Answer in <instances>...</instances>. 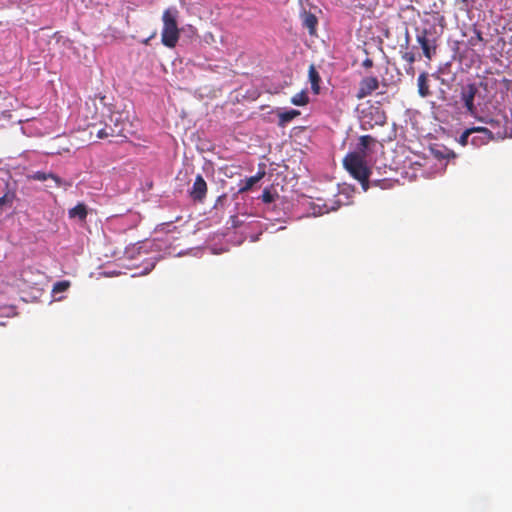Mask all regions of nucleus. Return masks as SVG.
Wrapping results in <instances>:
<instances>
[{
	"mask_svg": "<svg viewBox=\"0 0 512 512\" xmlns=\"http://www.w3.org/2000/svg\"><path fill=\"white\" fill-rule=\"evenodd\" d=\"M87 214V206L84 203H78L68 211L69 218L78 219L80 221H85Z\"/></svg>",
	"mask_w": 512,
	"mask_h": 512,
	"instance_id": "nucleus-16",
	"label": "nucleus"
},
{
	"mask_svg": "<svg viewBox=\"0 0 512 512\" xmlns=\"http://www.w3.org/2000/svg\"><path fill=\"white\" fill-rule=\"evenodd\" d=\"M401 58L406 61L409 65H413L416 61V56L413 52L405 51L401 53Z\"/></svg>",
	"mask_w": 512,
	"mask_h": 512,
	"instance_id": "nucleus-26",
	"label": "nucleus"
},
{
	"mask_svg": "<svg viewBox=\"0 0 512 512\" xmlns=\"http://www.w3.org/2000/svg\"><path fill=\"white\" fill-rule=\"evenodd\" d=\"M308 102L309 97L305 91H301L291 98V103L296 106H305Z\"/></svg>",
	"mask_w": 512,
	"mask_h": 512,
	"instance_id": "nucleus-20",
	"label": "nucleus"
},
{
	"mask_svg": "<svg viewBox=\"0 0 512 512\" xmlns=\"http://www.w3.org/2000/svg\"><path fill=\"white\" fill-rule=\"evenodd\" d=\"M300 115V111L291 109L278 113L279 126H285L288 122L292 121Z\"/></svg>",
	"mask_w": 512,
	"mask_h": 512,
	"instance_id": "nucleus-19",
	"label": "nucleus"
},
{
	"mask_svg": "<svg viewBox=\"0 0 512 512\" xmlns=\"http://www.w3.org/2000/svg\"><path fill=\"white\" fill-rule=\"evenodd\" d=\"M178 17L179 10L175 6L168 7L163 11L161 42L168 48H174L180 37V30L177 23Z\"/></svg>",
	"mask_w": 512,
	"mask_h": 512,
	"instance_id": "nucleus-2",
	"label": "nucleus"
},
{
	"mask_svg": "<svg viewBox=\"0 0 512 512\" xmlns=\"http://www.w3.org/2000/svg\"><path fill=\"white\" fill-rule=\"evenodd\" d=\"M486 45V41L483 38L482 32L476 27L472 26V35L467 40V46L472 50L478 49L483 51Z\"/></svg>",
	"mask_w": 512,
	"mask_h": 512,
	"instance_id": "nucleus-11",
	"label": "nucleus"
},
{
	"mask_svg": "<svg viewBox=\"0 0 512 512\" xmlns=\"http://www.w3.org/2000/svg\"><path fill=\"white\" fill-rule=\"evenodd\" d=\"M477 92V88L475 85L470 84L466 86L461 94L462 101L466 109L470 112V114L474 115L476 112V108L474 106V97Z\"/></svg>",
	"mask_w": 512,
	"mask_h": 512,
	"instance_id": "nucleus-8",
	"label": "nucleus"
},
{
	"mask_svg": "<svg viewBox=\"0 0 512 512\" xmlns=\"http://www.w3.org/2000/svg\"><path fill=\"white\" fill-rule=\"evenodd\" d=\"M471 129H477L473 130V134H476L475 136L471 137L470 143L475 147H480L482 145L487 144L489 141L494 140L491 135L488 133L486 127H471Z\"/></svg>",
	"mask_w": 512,
	"mask_h": 512,
	"instance_id": "nucleus-9",
	"label": "nucleus"
},
{
	"mask_svg": "<svg viewBox=\"0 0 512 512\" xmlns=\"http://www.w3.org/2000/svg\"><path fill=\"white\" fill-rule=\"evenodd\" d=\"M230 222H231V226L233 228H237V227H239L241 225V222H240V220H239L237 215H232L230 217Z\"/></svg>",
	"mask_w": 512,
	"mask_h": 512,
	"instance_id": "nucleus-29",
	"label": "nucleus"
},
{
	"mask_svg": "<svg viewBox=\"0 0 512 512\" xmlns=\"http://www.w3.org/2000/svg\"><path fill=\"white\" fill-rule=\"evenodd\" d=\"M373 185L379 186L382 189H386L391 187V182L388 180H375L373 181Z\"/></svg>",
	"mask_w": 512,
	"mask_h": 512,
	"instance_id": "nucleus-27",
	"label": "nucleus"
},
{
	"mask_svg": "<svg viewBox=\"0 0 512 512\" xmlns=\"http://www.w3.org/2000/svg\"><path fill=\"white\" fill-rule=\"evenodd\" d=\"M265 175L264 171L257 172L256 175L246 178L243 182V185L238 190V193H245L252 189V187L257 184Z\"/></svg>",
	"mask_w": 512,
	"mask_h": 512,
	"instance_id": "nucleus-15",
	"label": "nucleus"
},
{
	"mask_svg": "<svg viewBox=\"0 0 512 512\" xmlns=\"http://www.w3.org/2000/svg\"><path fill=\"white\" fill-rule=\"evenodd\" d=\"M363 67L365 68H371L373 66V60L370 59V58H366L363 63H362Z\"/></svg>",
	"mask_w": 512,
	"mask_h": 512,
	"instance_id": "nucleus-31",
	"label": "nucleus"
},
{
	"mask_svg": "<svg viewBox=\"0 0 512 512\" xmlns=\"http://www.w3.org/2000/svg\"><path fill=\"white\" fill-rule=\"evenodd\" d=\"M308 76H309V81L311 83V89H312L313 93L316 95L319 94L321 77L314 65H310L309 70H308Z\"/></svg>",
	"mask_w": 512,
	"mask_h": 512,
	"instance_id": "nucleus-14",
	"label": "nucleus"
},
{
	"mask_svg": "<svg viewBox=\"0 0 512 512\" xmlns=\"http://www.w3.org/2000/svg\"><path fill=\"white\" fill-rule=\"evenodd\" d=\"M433 153L437 158H455V153L447 148H443V150L433 149Z\"/></svg>",
	"mask_w": 512,
	"mask_h": 512,
	"instance_id": "nucleus-22",
	"label": "nucleus"
},
{
	"mask_svg": "<svg viewBox=\"0 0 512 512\" xmlns=\"http://www.w3.org/2000/svg\"><path fill=\"white\" fill-rule=\"evenodd\" d=\"M41 276L42 273L39 270L33 267H27L21 271L20 280L26 287H33L38 284L36 277Z\"/></svg>",
	"mask_w": 512,
	"mask_h": 512,
	"instance_id": "nucleus-10",
	"label": "nucleus"
},
{
	"mask_svg": "<svg viewBox=\"0 0 512 512\" xmlns=\"http://www.w3.org/2000/svg\"><path fill=\"white\" fill-rule=\"evenodd\" d=\"M149 40H150V38H148V39L144 40V43H145V44H148Z\"/></svg>",
	"mask_w": 512,
	"mask_h": 512,
	"instance_id": "nucleus-34",
	"label": "nucleus"
},
{
	"mask_svg": "<svg viewBox=\"0 0 512 512\" xmlns=\"http://www.w3.org/2000/svg\"><path fill=\"white\" fill-rule=\"evenodd\" d=\"M207 194V183L202 177V175L198 174L195 178V181L189 191V195L195 202L202 203Z\"/></svg>",
	"mask_w": 512,
	"mask_h": 512,
	"instance_id": "nucleus-7",
	"label": "nucleus"
},
{
	"mask_svg": "<svg viewBox=\"0 0 512 512\" xmlns=\"http://www.w3.org/2000/svg\"><path fill=\"white\" fill-rule=\"evenodd\" d=\"M385 114L379 110L376 111V124L383 125L385 123Z\"/></svg>",
	"mask_w": 512,
	"mask_h": 512,
	"instance_id": "nucleus-28",
	"label": "nucleus"
},
{
	"mask_svg": "<svg viewBox=\"0 0 512 512\" xmlns=\"http://www.w3.org/2000/svg\"><path fill=\"white\" fill-rule=\"evenodd\" d=\"M478 120L489 126L486 127L487 131L494 140L504 139L511 135L512 122L501 110L496 111L493 115L480 117Z\"/></svg>",
	"mask_w": 512,
	"mask_h": 512,
	"instance_id": "nucleus-4",
	"label": "nucleus"
},
{
	"mask_svg": "<svg viewBox=\"0 0 512 512\" xmlns=\"http://www.w3.org/2000/svg\"><path fill=\"white\" fill-rule=\"evenodd\" d=\"M343 165L350 175L358 180L364 191H367L370 182V169L366 164L365 157L357 152L348 153L343 159Z\"/></svg>",
	"mask_w": 512,
	"mask_h": 512,
	"instance_id": "nucleus-3",
	"label": "nucleus"
},
{
	"mask_svg": "<svg viewBox=\"0 0 512 512\" xmlns=\"http://www.w3.org/2000/svg\"><path fill=\"white\" fill-rule=\"evenodd\" d=\"M473 130L474 129L468 128L461 134L458 141L462 146H466L470 142V136L473 134Z\"/></svg>",
	"mask_w": 512,
	"mask_h": 512,
	"instance_id": "nucleus-23",
	"label": "nucleus"
},
{
	"mask_svg": "<svg viewBox=\"0 0 512 512\" xmlns=\"http://www.w3.org/2000/svg\"><path fill=\"white\" fill-rule=\"evenodd\" d=\"M455 3L461 10H466L468 8V0H455Z\"/></svg>",
	"mask_w": 512,
	"mask_h": 512,
	"instance_id": "nucleus-30",
	"label": "nucleus"
},
{
	"mask_svg": "<svg viewBox=\"0 0 512 512\" xmlns=\"http://www.w3.org/2000/svg\"><path fill=\"white\" fill-rule=\"evenodd\" d=\"M418 93L421 97H428L431 92L428 84V74L426 72H422L417 80Z\"/></svg>",
	"mask_w": 512,
	"mask_h": 512,
	"instance_id": "nucleus-18",
	"label": "nucleus"
},
{
	"mask_svg": "<svg viewBox=\"0 0 512 512\" xmlns=\"http://www.w3.org/2000/svg\"><path fill=\"white\" fill-rule=\"evenodd\" d=\"M27 178L30 180H35V181H46L48 179H52L55 181V183L58 187L62 185L61 178L53 173L37 171V172H34L33 174L28 175Z\"/></svg>",
	"mask_w": 512,
	"mask_h": 512,
	"instance_id": "nucleus-13",
	"label": "nucleus"
},
{
	"mask_svg": "<svg viewBox=\"0 0 512 512\" xmlns=\"http://www.w3.org/2000/svg\"><path fill=\"white\" fill-rule=\"evenodd\" d=\"M406 72H407V74H409V75H411V76H414V74H415V70H414L413 65H409V67H408V68H406Z\"/></svg>",
	"mask_w": 512,
	"mask_h": 512,
	"instance_id": "nucleus-32",
	"label": "nucleus"
},
{
	"mask_svg": "<svg viewBox=\"0 0 512 512\" xmlns=\"http://www.w3.org/2000/svg\"><path fill=\"white\" fill-rule=\"evenodd\" d=\"M129 123L126 121L122 114L114 112L109 116L108 122L104 123V127L97 128V122H88L87 127L90 128V135L94 133L97 138L105 139L109 137H126Z\"/></svg>",
	"mask_w": 512,
	"mask_h": 512,
	"instance_id": "nucleus-1",
	"label": "nucleus"
},
{
	"mask_svg": "<svg viewBox=\"0 0 512 512\" xmlns=\"http://www.w3.org/2000/svg\"><path fill=\"white\" fill-rule=\"evenodd\" d=\"M261 199L264 203L269 204L275 200V195L269 189H264Z\"/></svg>",
	"mask_w": 512,
	"mask_h": 512,
	"instance_id": "nucleus-25",
	"label": "nucleus"
},
{
	"mask_svg": "<svg viewBox=\"0 0 512 512\" xmlns=\"http://www.w3.org/2000/svg\"><path fill=\"white\" fill-rule=\"evenodd\" d=\"M416 40L423 51V55L428 60H431L432 57L435 55L437 49L436 38L433 36L431 31L427 29L418 31Z\"/></svg>",
	"mask_w": 512,
	"mask_h": 512,
	"instance_id": "nucleus-5",
	"label": "nucleus"
},
{
	"mask_svg": "<svg viewBox=\"0 0 512 512\" xmlns=\"http://www.w3.org/2000/svg\"><path fill=\"white\" fill-rule=\"evenodd\" d=\"M409 42V39H408V32H406V43L408 44Z\"/></svg>",
	"mask_w": 512,
	"mask_h": 512,
	"instance_id": "nucleus-33",
	"label": "nucleus"
},
{
	"mask_svg": "<svg viewBox=\"0 0 512 512\" xmlns=\"http://www.w3.org/2000/svg\"><path fill=\"white\" fill-rule=\"evenodd\" d=\"M379 88V81L376 77L370 76L363 78L359 83V89L356 93L357 99H364Z\"/></svg>",
	"mask_w": 512,
	"mask_h": 512,
	"instance_id": "nucleus-6",
	"label": "nucleus"
},
{
	"mask_svg": "<svg viewBox=\"0 0 512 512\" xmlns=\"http://www.w3.org/2000/svg\"><path fill=\"white\" fill-rule=\"evenodd\" d=\"M302 24H303V27L308 29V32H309L310 35H315L316 34V28H317V24H318V19H317V17L313 13L305 12L302 15Z\"/></svg>",
	"mask_w": 512,
	"mask_h": 512,
	"instance_id": "nucleus-12",
	"label": "nucleus"
},
{
	"mask_svg": "<svg viewBox=\"0 0 512 512\" xmlns=\"http://www.w3.org/2000/svg\"><path fill=\"white\" fill-rule=\"evenodd\" d=\"M376 143V139L373 138L370 135H363L359 138L358 142V150L359 154L363 157H366L368 155L367 150L370 148L371 145H374Z\"/></svg>",
	"mask_w": 512,
	"mask_h": 512,
	"instance_id": "nucleus-17",
	"label": "nucleus"
},
{
	"mask_svg": "<svg viewBox=\"0 0 512 512\" xmlns=\"http://www.w3.org/2000/svg\"><path fill=\"white\" fill-rule=\"evenodd\" d=\"M15 198V194L12 192H6L3 196L0 197V212L2 208L6 205L11 206Z\"/></svg>",
	"mask_w": 512,
	"mask_h": 512,
	"instance_id": "nucleus-21",
	"label": "nucleus"
},
{
	"mask_svg": "<svg viewBox=\"0 0 512 512\" xmlns=\"http://www.w3.org/2000/svg\"><path fill=\"white\" fill-rule=\"evenodd\" d=\"M70 286V283L68 281H59L56 282L53 286V293H61L66 291Z\"/></svg>",
	"mask_w": 512,
	"mask_h": 512,
	"instance_id": "nucleus-24",
	"label": "nucleus"
}]
</instances>
